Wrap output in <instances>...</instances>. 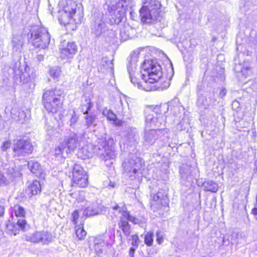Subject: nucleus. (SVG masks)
<instances>
[{"mask_svg":"<svg viewBox=\"0 0 257 257\" xmlns=\"http://www.w3.org/2000/svg\"><path fill=\"white\" fill-rule=\"evenodd\" d=\"M37 59H38V60L39 61H42L44 59V55H42V54L38 55L37 56Z\"/></svg>","mask_w":257,"mask_h":257,"instance_id":"nucleus-56","label":"nucleus"},{"mask_svg":"<svg viewBox=\"0 0 257 257\" xmlns=\"http://www.w3.org/2000/svg\"><path fill=\"white\" fill-rule=\"evenodd\" d=\"M11 115L13 119L20 123H23L26 118L25 112L20 109L13 108L11 110Z\"/></svg>","mask_w":257,"mask_h":257,"instance_id":"nucleus-22","label":"nucleus"},{"mask_svg":"<svg viewBox=\"0 0 257 257\" xmlns=\"http://www.w3.org/2000/svg\"><path fill=\"white\" fill-rule=\"evenodd\" d=\"M212 99L211 97L208 99L206 96L200 95L199 96L197 100V105L200 110L207 109L212 105Z\"/></svg>","mask_w":257,"mask_h":257,"instance_id":"nucleus-21","label":"nucleus"},{"mask_svg":"<svg viewBox=\"0 0 257 257\" xmlns=\"http://www.w3.org/2000/svg\"><path fill=\"white\" fill-rule=\"evenodd\" d=\"M79 217V214L77 210H75L72 214V222L74 224H76L77 223V219Z\"/></svg>","mask_w":257,"mask_h":257,"instance_id":"nucleus-50","label":"nucleus"},{"mask_svg":"<svg viewBox=\"0 0 257 257\" xmlns=\"http://www.w3.org/2000/svg\"><path fill=\"white\" fill-rule=\"evenodd\" d=\"M66 148H65V147H64L63 144H62L61 145L55 149L54 155L57 158L61 155L63 156L64 151H66Z\"/></svg>","mask_w":257,"mask_h":257,"instance_id":"nucleus-43","label":"nucleus"},{"mask_svg":"<svg viewBox=\"0 0 257 257\" xmlns=\"http://www.w3.org/2000/svg\"><path fill=\"white\" fill-rule=\"evenodd\" d=\"M60 89L44 90L43 101L45 108L49 112L56 113L62 107L64 96Z\"/></svg>","mask_w":257,"mask_h":257,"instance_id":"nucleus-6","label":"nucleus"},{"mask_svg":"<svg viewBox=\"0 0 257 257\" xmlns=\"http://www.w3.org/2000/svg\"><path fill=\"white\" fill-rule=\"evenodd\" d=\"M153 236L154 233L151 231L148 232L145 235L144 242L147 246H151L152 245L154 241Z\"/></svg>","mask_w":257,"mask_h":257,"instance_id":"nucleus-40","label":"nucleus"},{"mask_svg":"<svg viewBox=\"0 0 257 257\" xmlns=\"http://www.w3.org/2000/svg\"><path fill=\"white\" fill-rule=\"evenodd\" d=\"M204 190L211 192H216L218 189V185L217 183L211 180L205 181L203 184Z\"/></svg>","mask_w":257,"mask_h":257,"instance_id":"nucleus-29","label":"nucleus"},{"mask_svg":"<svg viewBox=\"0 0 257 257\" xmlns=\"http://www.w3.org/2000/svg\"><path fill=\"white\" fill-rule=\"evenodd\" d=\"M13 51L15 52L20 53L23 45V41L20 36H15L12 41Z\"/></svg>","mask_w":257,"mask_h":257,"instance_id":"nucleus-31","label":"nucleus"},{"mask_svg":"<svg viewBox=\"0 0 257 257\" xmlns=\"http://www.w3.org/2000/svg\"><path fill=\"white\" fill-rule=\"evenodd\" d=\"M135 137V135L133 133L128 134V136H127V138L128 140H129L130 144H133L136 141Z\"/></svg>","mask_w":257,"mask_h":257,"instance_id":"nucleus-51","label":"nucleus"},{"mask_svg":"<svg viewBox=\"0 0 257 257\" xmlns=\"http://www.w3.org/2000/svg\"><path fill=\"white\" fill-rule=\"evenodd\" d=\"M119 102L120 103V104L121 105L122 110H118V112H120V113H121L122 114L123 113V105H122V102L121 99H119Z\"/></svg>","mask_w":257,"mask_h":257,"instance_id":"nucleus-58","label":"nucleus"},{"mask_svg":"<svg viewBox=\"0 0 257 257\" xmlns=\"http://www.w3.org/2000/svg\"><path fill=\"white\" fill-rule=\"evenodd\" d=\"M102 113L108 120L112 121L114 123L116 124L117 116L111 110L105 108L103 110Z\"/></svg>","mask_w":257,"mask_h":257,"instance_id":"nucleus-34","label":"nucleus"},{"mask_svg":"<svg viewBox=\"0 0 257 257\" xmlns=\"http://www.w3.org/2000/svg\"><path fill=\"white\" fill-rule=\"evenodd\" d=\"M129 240L132 241L131 244L132 247L138 248L140 240L138 235L133 234L131 235Z\"/></svg>","mask_w":257,"mask_h":257,"instance_id":"nucleus-42","label":"nucleus"},{"mask_svg":"<svg viewBox=\"0 0 257 257\" xmlns=\"http://www.w3.org/2000/svg\"><path fill=\"white\" fill-rule=\"evenodd\" d=\"M75 234L79 240L84 239L86 235V232L83 227L77 225L75 227Z\"/></svg>","mask_w":257,"mask_h":257,"instance_id":"nucleus-39","label":"nucleus"},{"mask_svg":"<svg viewBox=\"0 0 257 257\" xmlns=\"http://www.w3.org/2000/svg\"><path fill=\"white\" fill-rule=\"evenodd\" d=\"M252 212L254 215H257V207L253 208L252 210Z\"/></svg>","mask_w":257,"mask_h":257,"instance_id":"nucleus-59","label":"nucleus"},{"mask_svg":"<svg viewBox=\"0 0 257 257\" xmlns=\"http://www.w3.org/2000/svg\"><path fill=\"white\" fill-rule=\"evenodd\" d=\"M120 39L123 41H125L131 37L130 33V28L128 27H124L119 30Z\"/></svg>","mask_w":257,"mask_h":257,"instance_id":"nucleus-33","label":"nucleus"},{"mask_svg":"<svg viewBox=\"0 0 257 257\" xmlns=\"http://www.w3.org/2000/svg\"><path fill=\"white\" fill-rule=\"evenodd\" d=\"M28 227L26 220L21 218L18 219L16 223L9 221L6 225L7 232L14 235L19 234L20 230L25 231Z\"/></svg>","mask_w":257,"mask_h":257,"instance_id":"nucleus-11","label":"nucleus"},{"mask_svg":"<svg viewBox=\"0 0 257 257\" xmlns=\"http://www.w3.org/2000/svg\"><path fill=\"white\" fill-rule=\"evenodd\" d=\"M184 124H182V122H180L179 124H178V128H180V130H185V127L184 126Z\"/></svg>","mask_w":257,"mask_h":257,"instance_id":"nucleus-57","label":"nucleus"},{"mask_svg":"<svg viewBox=\"0 0 257 257\" xmlns=\"http://www.w3.org/2000/svg\"><path fill=\"white\" fill-rule=\"evenodd\" d=\"M111 208L113 210L116 211H118V213H122V211L121 212V210L120 209V207L117 204H115L114 206H112Z\"/></svg>","mask_w":257,"mask_h":257,"instance_id":"nucleus-54","label":"nucleus"},{"mask_svg":"<svg viewBox=\"0 0 257 257\" xmlns=\"http://www.w3.org/2000/svg\"><path fill=\"white\" fill-rule=\"evenodd\" d=\"M137 248H136L135 247H132V246L130 248L129 255L130 257H134V254H135V251Z\"/></svg>","mask_w":257,"mask_h":257,"instance_id":"nucleus-52","label":"nucleus"},{"mask_svg":"<svg viewBox=\"0 0 257 257\" xmlns=\"http://www.w3.org/2000/svg\"><path fill=\"white\" fill-rule=\"evenodd\" d=\"M161 106H156L153 109H147L146 114V130L144 136V144L145 146H152L159 139L164 140L163 138L167 134V130L165 128L147 130L153 126L161 127L164 126L166 120L161 113Z\"/></svg>","mask_w":257,"mask_h":257,"instance_id":"nucleus-3","label":"nucleus"},{"mask_svg":"<svg viewBox=\"0 0 257 257\" xmlns=\"http://www.w3.org/2000/svg\"><path fill=\"white\" fill-rule=\"evenodd\" d=\"M101 211V207L97 202L88 203L83 210V215L89 217L97 215Z\"/></svg>","mask_w":257,"mask_h":257,"instance_id":"nucleus-16","label":"nucleus"},{"mask_svg":"<svg viewBox=\"0 0 257 257\" xmlns=\"http://www.w3.org/2000/svg\"><path fill=\"white\" fill-rule=\"evenodd\" d=\"M71 118L69 120L70 126L72 127L78 120L79 117L76 115L75 111L73 110L72 112L70 113Z\"/></svg>","mask_w":257,"mask_h":257,"instance_id":"nucleus-44","label":"nucleus"},{"mask_svg":"<svg viewBox=\"0 0 257 257\" xmlns=\"http://www.w3.org/2000/svg\"><path fill=\"white\" fill-rule=\"evenodd\" d=\"M37 78V75L36 72L33 70L30 69V72L29 73V81L35 83L36 82V79Z\"/></svg>","mask_w":257,"mask_h":257,"instance_id":"nucleus-45","label":"nucleus"},{"mask_svg":"<svg viewBox=\"0 0 257 257\" xmlns=\"http://www.w3.org/2000/svg\"><path fill=\"white\" fill-rule=\"evenodd\" d=\"M123 174L131 180H137L139 183L145 176V166L143 160L130 154L122 163Z\"/></svg>","mask_w":257,"mask_h":257,"instance_id":"nucleus-4","label":"nucleus"},{"mask_svg":"<svg viewBox=\"0 0 257 257\" xmlns=\"http://www.w3.org/2000/svg\"><path fill=\"white\" fill-rule=\"evenodd\" d=\"M77 4L72 1L68 0L59 11V21L60 24L66 25L76 21L75 17L77 13Z\"/></svg>","mask_w":257,"mask_h":257,"instance_id":"nucleus-8","label":"nucleus"},{"mask_svg":"<svg viewBox=\"0 0 257 257\" xmlns=\"http://www.w3.org/2000/svg\"><path fill=\"white\" fill-rule=\"evenodd\" d=\"M28 191L32 195H36L41 191V187L40 182L35 180L29 185L28 188Z\"/></svg>","mask_w":257,"mask_h":257,"instance_id":"nucleus-30","label":"nucleus"},{"mask_svg":"<svg viewBox=\"0 0 257 257\" xmlns=\"http://www.w3.org/2000/svg\"><path fill=\"white\" fill-rule=\"evenodd\" d=\"M100 69L103 72L111 71L113 69V63L111 60L107 58H103L100 63Z\"/></svg>","mask_w":257,"mask_h":257,"instance_id":"nucleus-28","label":"nucleus"},{"mask_svg":"<svg viewBox=\"0 0 257 257\" xmlns=\"http://www.w3.org/2000/svg\"><path fill=\"white\" fill-rule=\"evenodd\" d=\"M28 166L31 172L36 176H40L42 174V168L41 165L37 162L30 161L28 162Z\"/></svg>","mask_w":257,"mask_h":257,"instance_id":"nucleus-26","label":"nucleus"},{"mask_svg":"<svg viewBox=\"0 0 257 257\" xmlns=\"http://www.w3.org/2000/svg\"><path fill=\"white\" fill-rule=\"evenodd\" d=\"M227 91L225 88L222 89L221 91L220 92V96L223 98L226 94Z\"/></svg>","mask_w":257,"mask_h":257,"instance_id":"nucleus-55","label":"nucleus"},{"mask_svg":"<svg viewBox=\"0 0 257 257\" xmlns=\"http://www.w3.org/2000/svg\"><path fill=\"white\" fill-rule=\"evenodd\" d=\"M161 7L159 1L145 0L143 6L140 10L142 22L146 24L160 22L162 19V12L160 10Z\"/></svg>","mask_w":257,"mask_h":257,"instance_id":"nucleus-5","label":"nucleus"},{"mask_svg":"<svg viewBox=\"0 0 257 257\" xmlns=\"http://www.w3.org/2000/svg\"><path fill=\"white\" fill-rule=\"evenodd\" d=\"M97 144H93V151L94 155H96L100 158L103 155V152L105 151V147L107 144L105 139L101 138L98 139L96 142Z\"/></svg>","mask_w":257,"mask_h":257,"instance_id":"nucleus-19","label":"nucleus"},{"mask_svg":"<svg viewBox=\"0 0 257 257\" xmlns=\"http://www.w3.org/2000/svg\"><path fill=\"white\" fill-rule=\"evenodd\" d=\"M72 186L85 187L88 184V177L83 169L79 165L75 164L72 171Z\"/></svg>","mask_w":257,"mask_h":257,"instance_id":"nucleus-9","label":"nucleus"},{"mask_svg":"<svg viewBox=\"0 0 257 257\" xmlns=\"http://www.w3.org/2000/svg\"><path fill=\"white\" fill-rule=\"evenodd\" d=\"M5 212L4 203L0 201V217L2 216Z\"/></svg>","mask_w":257,"mask_h":257,"instance_id":"nucleus-53","label":"nucleus"},{"mask_svg":"<svg viewBox=\"0 0 257 257\" xmlns=\"http://www.w3.org/2000/svg\"><path fill=\"white\" fill-rule=\"evenodd\" d=\"M157 241L159 244H161L163 241V235L161 231L158 230L156 232Z\"/></svg>","mask_w":257,"mask_h":257,"instance_id":"nucleus-48","label":"nucleus"},{"mask_svg":"<svg viewBox=\"0 0 257 257\" xmlns=\"http://www.w3.org/2000/svg\"><path fill=\"white\" fill-rule=\"evenodd\" d=\"M14 211L17 217H22L21 219H24L23 218L25 217L26 214L25 210L24 207L19 205H16L14 207Z\"/></svg>","mask_w":257,"mask_h":257,"instance_id":"nucleus-37","label":"nucleus"},{"mask_svg":"<svg viewBox=\"0 0 257 257\" xmlns=\"http://www.w3.org/2000/svg\"><path fill=\"white\" fill-rule=\"evenodd\" d=\"M10 67L13 70V73L15 74L13 77L14 79H18V75H20V73H21L20 56L17 57V58L13 60Z\"/></svg>","mask_w":257,"mask_h":257,"instance_id":"nucleus-25","label":"nucleus"},{"mask_svg":"<svg viewBox=\"0 0 257 257\" xmlns=\"http://www.w3.org/2000/svg\"><path fill=\"white\" fill-rule=\"evenodd\" d=\"M119 228L122 231L125 236H128L131 232V226L127 221L125 217H120V220L118 223Z\"/></svg>","mask_w":257,"mask_h":257,"instance_id":"nucleus-23","label":"nucleus"},{"mask_svg":"<svg viewBox=\"0 0 257 257\" xmlns=\"http://www.w3.org/2000/svg\"><path fill=\"white\" fill-rule=\"evenodd\" d=\"M104 13L102 15L95 14L92 19L91 32L96 37L104 35L106 29L105 24L118 25L124 16V9L122 3L117 1L106 3Z\"/></svg>","mask_w":257,"mask_h":257,"instance_id":"nucleus-2","label":"nucleus"},{"mask_svg":"<svg viewBox=\"0 0 257 257\" xmlns=\"http://www.w3.org/2000/svg\"><path fill=\"white\" fill-rule=\"evenodd\" d=\"M232 108L236 111H239L240 109L239 102L237 100H234L232 103Z\"/></svg>","mask_w":257,"mask_h":257,"instance_id":"nucleus-49","label":"nucleus"},{"mask_svg":"<svg viewBox=\"0 0 257 257\" xmlns=\"http://www.w3.org/2000/svg\"><path fill=\"white\" fill-rule=\"evenodd\" d=\"M30 72V68L28 67H26L24 71H22L21 69V73L20 75H18V79H14L15 82L16 84L22 82L23 84L27 83L29 81V73Z\"/></svg>","mask_w":257,"mask_h":257,"instance_id":"nucleus-24","label":"nucleus"},{"mask_svg":"<svg viewBox=\"0 0 257 257\" xmlns=\"http://www.w3.org/2000/svg\"><path fill=\"white\" fill-rule=\"evenodd\" d=\"M52 238L51 234L46 231H37L26 237V239L27 241L33 243L40 242L42 244L49 243L51 241Z\"/></svg>","mask_w":257,"mask_h":257,"instance_id":"nucleus-12","label":"nucleus"},{"mask_svg":"<svg viewBox=\"0 0 257 257\" xmlns=\"http://www.w3.org/2000/svg\"><path fill=\"white\" fill-rule=\"evenodd\" d=\"M60 54L62 59L71 58L77 52V46L74 42L64 43L61 45Z\"/></svg>","mask_w":257,"mask_h":257,"instance_id":"nucleus-14","label":"nucleus"},{"mask_svg":"<svg viewBox=\"0 0 257 257\" xmlns=\"http://www.w3.org/2000/svg\"><path fill=\"white\" fill-rule=\"evenodd\" d=\"M33 147L31 143L28 140L20 139L14 144L13 151L15 155L25 156L32 153Z\"/></svg>","mask_w":257,"mask_h":257,"instance_id":"nucleus-10","label":"nucleus"},{"mask_svg":"<svg viewBox=\"0 0 257 257\" xmlns=\"http://www.w3.org/2000/svg\"><path fill=\"white\" fill-rule=\"evenodd\" d=\"M153 200L161 204L163 206L168 204V198L166 195L161 192H158L153 197Z\"/></svg>","mask_w":257,"mask_h":257,"instance_id":"nucleus-32","label":"nucleus"},{"mask_svg":"<svg viewBox=\"0 0 257 257\" xmlns=\"http://www.w3.org/2000/svg\"><path fill=\"white\" fill-rule=\"evenodd\" d=\"M109 185L110 186H111V187H114V184H111V183H110Z\"/></svg>","mask_w":257,"mask_h":257,"instance_id":"nucleus-60","label":"nucleus"},{"mask_svg":"<svg viewBox=\"0 0 257 257\" xmlns=\"http://www.w3.org/2000/svg\"><path fill=\"white\" fill-rule=\"evenodd\" d=\"M61 70L59 67H54L50 69L49 73L54 79L57 80L61 75Z\"/></svg>","mask_w":257,"mask_h":257,"instance_id":"nucleus-38","label":"nucleus"},{"mask_svg":"<svg viewBox=\"0 0 257 257\" xmlns=\"http://www.w3.org/2000/svg\"><path fill=\"white\" fill-rule=\"evenodd\" d=\"M119 235H120V236L121 237V239L122 240V236H121V233H120Z\"/></svg>","mask_w":257,"mask_h":257,"instance_id":"nucleus-61","label":"nucleus"},{"mask_svg":"<svg viewBox=\"0 0 257 257\" xmlns=\"http://www.w3.org/2000/svg\"><path fill=\"white\" fill-rule=\"evenodd\" d=\"M122 217H125L127 219V221H130L133 222L134 224H137L139 221V219L137 218L130 215L129 213L126 211H122Z\"/></svg>","mask_w":257,"mask_h":257,"instance_id":"nucleus-41","label":"nucleus"},{"mask_svg":"<svg viewBox=\"0 0 257 257\" xmlns=\"http://www.w3.org/2000/svg\"><path fill=\"white\" fill-rule=\"evenodd\" d=\"M30 35L29 41L35 48L45 49L48 47L50 43V35L46 28L35 26L32 28Z\"/></svg>","mask_w":257,"mask_h":257,"instance_id":"nucleus-7","label":"nucleus"},{"mask_svg":"<svg viewBox=\"0 0 257 257\" xmlns=\"http://www.w3.org/2000/svg\"><path fill=\"white\" fill-rule=\"evenodd\" d=\"M93 151V144H88L83 146L78 150L77 155L79 158L83 160L89 159L94 156Z\"/></svg>","mask_w":257,"mask_h":257,"instance_id":"nucleus-17","label":"nucleus"},{"mask_svg":"<svg viewBox=\"0 0 257 257\" xmlns=\"http://www.w3.org/2000/svg\"><path fill=\"white\" fill-rule=\"evenodd\" d=\"M4 170L6 171L5 173H7L8 175L12 176H15L16 173L14 167L9 166L7 168H4Z\"/></svg>","mask_w":257,"mask_h":257,"instance_id":"nucleus-46","label":"nucleus"},{"mask_svg":"<svg viewBox=\"0 0 257 257\" xmlns=\"http://www.w3.org/2000/svg\"><path fill=\"white\" fill-rule=\"evenodd\" d=\"M107 246L104 241L99 238H96L94 240V249L98 256H101L103 253H106Z\"/></svg>","mask_w":257,"mask_h":257,"instance_id":"nucleus-20","label":"nucleus"},{"mask_svg":"<svg viewBox=\"0 0 257 257\" xmlns=\"http://www.w3.org/2000/svg\"><path fill=\"white\" fill-rule=\"evenodd\" d=\"M11 142L10 141H6L3 142L1 149L3 151H6L9 148H10L11 146Z\"/></svg>","mask_w":257,"mask_h":257,"instance_id":"nucleus-47","label":"nucleus"},{"mask_svg":"<svg viewBox=\"0 0 257 257\" xmlns=\"http://www.w3.org/2000/svg\"><path fill=\"white\" fill-rule=\"evenodd\" d=\"M113 144V140L109 139L107 142V145L105 147V151L103 152V155L100 158L104 161H106L108 160H112L115 158V152L112 150L111 148L109 149V147H112Z\"/></svg>","mask_w":257,"mask_h":257,"instance_id":"nucleus-18","label":"nucleus"},{"mask_svg":"<svg viewBox=\"0 0 257 257\" xmlns=\"http://www.w3.org/2000/svg\"><path fill=\"white\" fill-rule=\"evenodd\" d=\"M80 143V141L78 135L76 133L72 132L66 137L62 144L65 148H67L66 149V152L68 154L71 150H74L79 145Z\"/></svg>","mask_w":257,"mask_h":257,"instance_id":"nucleus-13","label":"nucleus"},{"mask_svg":"<svg viewBox=\"0 0 257 257\" xmlns=\"http://www.w3.org/2000/svg\"><path fill=\"white\" fill-rule=\"evenodd\" d=\"M103 37L108 43H114L117 41V33L111 29H106Z\"/></svg>","mask_w":257,"mask_h":257,"instance_id":"nucleus-27","label":"nucleus"},{"mask_svg":"<svg viewBox=\"0 0 257 257\" xmlns=\"http://www.w3.org/2000/svg\"><path fill=\"white\" fill-rule=\"evenodd\" d=\"M93 104L90 101V100L86 99L85 100V102L83 104H82L80 106L81 111L84 114L87 115L88 114V111L90 110Z\"/></svg>","mask_w":257,"mask_h":257,"instance_id":"nucleus-36","label":"nucleus"},{"mask_svg":"<svg viewBox=\"0 0 257 257\" xmlns=\"http://www.w3.org/2000/svg\"><path fill=\"white\" fill-rule=\"evenodd\" d=\"M196 169L189 165H183L180 169L181 178L184 180L191 181L195 176L194 172Z\"/></svg>","mask_w":257,"mask_h":257,"instance_id":"nucleus-15","label":"nucleus"},{"mask_svg":"<svg viewBox=\"0 0 257 257\" xmlns=\"http://www.w3.org/2000/svg\"><path fill=\"white\" fill-rule=\"evenodd\" d=\"M138 53L132 52L127 58V69L131 82L137 87L147 91L164 90L170 85V79L163 76L162 69L156 60H145L142 65V81L136 77Z\"/></svg>","mask_w":257,"mask_h":257,"instance_id":"nucleus-1","label":"nucleus"},{"mask_svg":"<svg viewBox=\"0 0 257 257\" xmlns=\"http://www.w3.org/2000/svg\"><path fill=\"white\" fill-rule=\"evenodd\" d=\"M84 118L85 120L84 125L87 128L95 125L96 116L95 115L87 114Z\"/></svg>","mask_w":257,"mask_h":257,"instance_id":"nucleus-35","label":"nucleus"}]
</instances>
